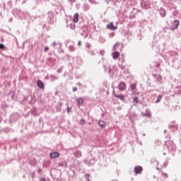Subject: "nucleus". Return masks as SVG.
<instances>
[{
    "instance_id": "nucleus-1",
    "label": "nucleus",
    "mask_w": 181,
    "mask_h": 181,
    "mask_svg": "<svg viewBox=\"0 0 181 181\" xmlns=\"http://www.w3.org/2000/svg\"><path fill=\"white\" fill-rule=\"evenodd\" d=\"M130 88L131 91H132V95H139V93L136 92V83H132Z\"/></svg>"
},
{
    "instance_id": "nucleus-2",
    "label": "nucleus",
    "mask_w": 181,
    "mask_h": 181,
    "mask_svg": "<svg viewBox=\"0 0 181 181\" xmlns=\"http://www.w3.org/2000/svg\"><path fill=\"white\" fill-rule=\"evenodd\" d=\"M179 21L175 20L172 23L171 27L170 28V30H175V29H177V26H179Z\"/></svg>"
},
{
    "instance_id": "nucleus-3",
    "label": "nucleus",
    "mask_w": 181,
    "mask_h": 181,
    "mask_svg": "<svg viewBox=\"0 0 181 181\" xmlns=\"http://www.w3.org/2000/svg\"><path fill=\"white\" fill-rule=\"evenodd\" d=\"M118 88L120 91H125L127 90V83L125 82H120Z\"/></svg>"
},
{
    "instance_id": "nucleus-4",
    "label": "nucleus",
    "mask_w": 181,
    "mask_h": 181,
    "mask_svg": "<svg viewBox=\"0 0 181 181\" xmlns=\"http://www.w3.org/2000/svg\"><path fill=\"white\" fill-rule=\"evenodd\" d=\"M107 28L110 29L111 30H117V29H118V27L114 25V23H110L107 25Z\"/></svg>"
},
{
    "instance_id": "nucleus-5",
    "label": "nucleus",
    "mask_w": 181,
    "mask_h": 181,
    "mask_svg": "<svg viewBox=\"0 0 181 181\" xmlns=\"http://www.w3.org/2000/svg\"><path fill=\"white\" fill-rule=\"evenodd\" d=\"M134 172L136 175L141 174L142 173V167L136 166L134 168Z\"/></svg>"
},
{
    "instance_id": "nucleus-6",
    "label": "nucleus",
    "mask_w": 181,
    "mask_h": 181,
    "mask_svg": "<svg viewBox=\"0 0 181 181\" xmlns=\"http://www.w3.org/2000/svg\"><path fill=\"white\" fill-rule=\"evenodd\" d=\"M37 85V87H39V88H40L41 90L45 89V83H43V81L38 80Z\"/></svg>"
},
{
    "instance_id": "nucleus-7",
    "label": "nucleus",
    "mask_w": 181,
    "mask_h": 181,
    "mask_svg": "<svg viewBox=\"0 0 181 181\" xmlns=\"http://www.w3.org/2000/svg\"><path fill=\"white\" fill-rule=\"evenodd\" d=\"M115 97H116V98H119V100H121V101H125V96H124L123 95H117L115 93H114Z\"/></svg>"
},
{
    "instance_id": "nucleus-8",
    "label": "nucleus",
    "mask_w": 181,
    "mask_h": 181,
    "mask_svg": "<svg viewBox=\"0 0 181 181\" xmlns=\"http://www.w3.org/2000/svg\"><path fill=\"white\" fill-rule=\"evenodd\" d=\"M78 13H76L74 14V17H73V22L74 23H77V22H78Z\"/></svg>"
},
{
    "instance_id": "nucleus-9",
    "label": "nucleus",
    "mask_w": 181,
    "mask_h": 181,
    "mask_svg": "<svg viewBox=\"0 0 181 181\" xmlns=\"http://www.w3.org/2000/svg\"><path fill=\"white\" fill-rule=\"evenodd\" d=\"M98 125L100 127V128H105V127H107V123L101 120V121H99Z\"/></svg>"
},
{
    "instance_id": "nucleus-10",
    "label": "nucleus",
    "mask_w": 181,
    "mask_h": 181,
    "mask_svg": "<svg viewBox=\"0 0 181 181\" xmlns=\"http://www.w3.org/2000/svg\"><path fill=\"white\" fill-rule=\"evenodd\" d=\"M112 56L113 59H118V58L119 57V52H113V53L112 54Z\"/></svg>"
},
{
    "instance_id": "nucleus-11",
    "label": "nucleus",
    "mask_w": 181,
    "mask_h": 181,
    "mask_svg": "<svg viewBox=\"0 0 181 181\" xmlns=\"http://www.w3.org/2000/svg\"><path fill=\"white\" fill-rule=\"evenodd\" d=\"M51 158H59V152H54L50 153Z\"/></svg>"
},
{
    "instance_id": "nucleus-12",
    "label": "nucleus",
    "mask_w": 181,
    "mask_h": 181,
    "mask_svg": "<svg viewBox=\"0 0 181 181\" xmlns=\"http://www.w3.org/2000/svg\"><path fill=\"white\" fill-rule=\"evenodd\" d=\"M133 103L134 104H138L139 103V100L138 99V96L133 97Z\"/></svg>"
},
{
    "instance_id": "nucleus-13",
    "label": "nucleus",
    "mask_w": 181,
    "mask_h": 181,
    "mask_svg": "<svg viewBox=\"0 0 181 181\" xmlns=\"http://www.w3.org/2000/svg\"><path fill=\"white\" fill-rule=\"evenodd\" d=\"M77 102L78 105H81L83 104V103H84V100H83V98H79L77 99Z\"/></svg>"
},
{
    "instance_id": "nucleus-14",
    "label": "nucleus",
    "mask_w": 181,
    "mask_h": 181,
    "mask_svg": "<svg viewBox=\"0 0 181 181\" xmlns=\"http://www.w3.org/2000/svg\"><path fill=\"white\" fill-rule=\"evenodd\" d=\"M160 100H162V95H158L156 103H160Z\"/></svg>"
},
{
    "instance_id": "nucleus-15",
    "label": "nucleus",
    "mask_w": 181,
    "mask_h": 181,
    "mask_svg": "<svg viewBox=\"0 0 181 181\" xmlns=\"http://www.w3.org/2000/svg\"><path fill=\"white\" fill-rule=\"evenodd\" d=\"M119 43L117 42L114 47H113V49L114 50H117V49H118V46H119Z\"/></svg>"
},
{
    "instance_id": "nucleus-16",
    "label": "nucleus",
    "mask_w": 181,
    "mask_h": 181,
    "mask_svg": "<svg viewBox=\"0 0 181 181\" xmlns=\"http://www.w3.org/2000/svg\"><path fill=\"white\" fill-rule=\"evenodd\" d=\"M162 177H163V179H168V175H167V174H166V173H163Z\"/></svg>"
},
{
    "instance_id": "nucleus-17",
    "label": "nucleus",
    "mask_w": 181,
    "mask_h": 181,
    "mask_svg": "<svg viewBox=\"0 0 181 181\" xmlns=\"http://www.w3.org/2000/svg\"><path fill=\"white\" fill-rule=\"evenodd\" d=\"M0 49H5V45H4V44H0Z\"/></svg>"
},
{
    "instance_id": "nucleus-18",
    "label": "nucleus",
    "mask_w": 181,
    "mask_h": 181,
    "mask_svg": "<svg viewBox=\"0 0 181 181\" xmlns=\"http://www.w3.org/2000/svg\"><path fill=\"white\" fill-rule=\"evenodd\" d=\"M49 50V47H45V52H48Z\"/></svg>"
},
{
    "instance_id": "nucleus-19",
    "label": "nucleus",
    "mask_w": 181,
    "mask_h": 181,
    "mask_svg": "<svg viewBox=\"0 0 181 181\" xmlns=\"http://www.w3.org/2000/svg\"><path fill=\"white\" fill-rule=\"evenodd\" d=\"M78 46H81V41H78Z\"/></svg>"
},
{
    "instance_id": "nucleus-20",
    "label": "nucleus",
    "mask_w": 181,
    "mask_h": 181,
    "mask_svg": "<svg viewBox=\"0 0 181 181\" xmlns=\"http://www.w3.org/2000/svg\"><path fill=\"white\" fill-rule=\"evenodd\" d=\"M73 91H77V88H74Z\"/></svg>"
},
{
    "instance_id": "nucleus-21",
    "label": "nucleus",
    "mask_w": 181,
    "mask_h": 181,
    "mask_svg": "<svg viewBox=\"0 0 181 181\" xmlns=\"http://www.w3.org/2000/svg\"><path fill=\"white\" fill-rule=\"evenodd\" d=\"M40 181H46V179L42 178Z\"/></svg>"
},
{
    "instance_id": "nucleus-22",
    "label": "nucleus",
    "mask_w": 181,
    "mask_h": 181,
    "mask_svg": "<svg viewBox=\"0 0 181 181\" xmlns=\"http://www.w3.org/2000/svg\"><path fill=\"white\" fill-rule=\"evenodd\" d=\"M71 29L75 30V29H76V25H74V26L71 28Z\"/></svg>"
},
{
    "instance_id": "nucleus-23",
    "label": "nucleus",
    "mask_w": 181,
    "mask_h": 181,
    "mask_svg": "<svg viewBox=\"0 0 181 181\" xmlns=\"http://www.w3.org/2000/svg\"><path fill=\"white\" fill-rule=\"evenodd\" d=\"M68 112H70V108L68 107Z\"/></svg>"
},
{
    "instance_id": "nucleus-24",
    "label": "nucleus",
    "mask_w": 181,
    "mask_h": 181,
    "mask_svg": "<svg viewBox=\"0 0 181 181\" xmlns=\"http://www.w3.org/2000/svg\"><path fill=\"white\" fill-rule=\"evenodd\" d=\"M53 45H54V46H56V44H55V43H54V44H53Z\"/></svg>"
},
{
    "instance_id": "nucleus-25",
    "label": "nucleus",
    "mask_w": 181,
    "mask_h": 181,
    "mask_svg": "<svg viewBox=\"0 0 181 181\" xmlns=\"http://www.w3.org/2000/svg\"><path fill=\"white\" fill-rule=\"evenodd\" d=\"M33 176H35V173L33 174Z\"/></svg>"
},
{
    "instance_id": "nucleus-26",
    "label": "nucleus",
    "mask_w": 181,
    "mask_h": 181,
    "mask_svg": "<svg viewBox=\"0 0 181 181\" xmlns=\"http://www.w3.org/2000/svg\"><path fill=\"white\" fill-rule=\"evenodd\" d=\"M82 122H83V124H84V120H81Z\"/></svg>"
},
{
    "instance_id": "nucleus-27",
    "label": "nucleus",
    "mask_w": 181,
    "mask_h": 181,
    "mask_svg": "<svg viewBox=\"0 0 181 181\" xmlns=\"http://www.w3.org/2000/svg\"><path fill=\"white\" fill-rule=\"evenodd\" d=\"M115 181H117V180H115Z\"/></svg>"
}]
</instances>
